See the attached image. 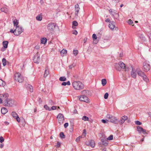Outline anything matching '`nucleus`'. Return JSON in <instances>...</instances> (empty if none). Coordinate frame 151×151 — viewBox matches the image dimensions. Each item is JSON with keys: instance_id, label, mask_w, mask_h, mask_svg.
Here are the masks:
<instances>
[{"instance_id": "nucleus-1", "label": "nucleus", "mask_w": 151, "mask_h": 151, "mask_svg": "<svg viewBox=\"0 0 151 151\" xmlns=\"http://www.w3.org/2000/svg\"><path fill=\"white\" fill-rule=\"evenodd\" d=\"M72 86L74 89L76 90H80L84 88V86L82 83L79 81H74Z\"/></svg>"}, {"instance_id": "nucleus-2", "label": "nucleus", "mask_w": 151, "mask_h": 151, "mask_svg": "<svg viewBox=\"0 0 151 151\" xmlns=\"http://www.w3.org/2000/svg\"><path fill=\"white\" fill-rule=\"evenodd\" d=\"M3 103L4 106H13L16 104L15 102L10 99L4 101Z\"/></svg>"}, {"instance_id": "nucleus-3", "label": "nucleus", "mask_w": 151, "mask_h": 151, "mask_svg": "<svg viewBox=\"0 0 151 151\" xmlns=\"http://www.w3.org/2000/svg\"><path fill=\"white\" fill-rule=\"evenodd\" d=\"M56 27H58L56 24L55 23H50L47 26V29L51 33H53Z\"/></svg>"}, {"instance_id": "nucleus-4", "label": "nucleus", "mask_w": 151, "mask_h": 151, "mask_svg": "<svg viewBox=\"0 0 151 151\" xmlns=\"http://www.w3.org/2000/svg\"><path fill=\"white\" fill-rule=\"evenodd\" d=\"M137 73L138 76H141L143 78V80L146 82L148 81V79L147 78L146 75L142 71L139 69L137 68L136 69Z\"/></svg>"}, {"instance_id": "nucleus-5", "label": "nucleus", "mask_w": 151, "mask_h": 151, "mask_svg": "<svg viewBox=\"0 0 151 151\" xmlns=\"http://www.w3.org/2000/svg\"><path fill=\"white\" fill-rule=\"evenodd\" d=\"M115 68L118 71H120L121 69L125 68V64L122 62H119L118 63H115Z\"/></svg>"}, {"instance_id": "nucleus-6", "label": "nucleus", "mask_w": 151, "mask_h": 151, "mask_svg": "<svg viewBox=\"0 0 151 151\" xmlns=\"http://www.w3.org/2000/svg\"><path fill=\"white\" fill-rule=\"evenodd\" d=\"M15 79L16 81L21 83L23 81L24 78L19 73H17L15 74Z\"/></svg>"}, {"instance_id": "nucleus-7", "label": "nucleus", "mask_w": 151, "mask_h": 151, "mask_svg": "<svg viewBox=\"0 0 151 151\" xmlns=\"http://www.w3.org/2000/svg\"><path fill=\"white\" fill-rule=\"evenodd\" d=\"M107 117L108 118V119L110 120V121L111 122L117 124L119 122V121H118L116 118L114 116L110 115H107Z\"/></svg>"}, {"instance_id": "nucleus-8", "label": "nucleus", "mask_w": 151, "mask_h": 151, "mask_svg": "<svg viewBox=\"0 0 151 151\" xmlns=\"http://www.w3.org/2000/svg\"><path fill=\"white\" fill-rule=\"evenodd\" d=\"M24 29L21 26L16 27L15 29V35L17 36H18L20 35L22 32H23Z\"/></svg>"}, {"instance_id": "nucleus-9", "label": "nucleus", "mask_w": 151, "mask_h": 151, "mask_svg": "<svg viewBox=\"0 0 151 151\" xmlns=\"http://www.w3.org/2000/svg\"><path fill=\"white\" fill-rule=\"evenodd\" d=\"M57 119L60 124H63L64 120L63 115L61 114H59L57 116Z\"/></svg>"}, {"instance_id": "nucleus-10", "label": "nucleus", "mask_w": 151, "mask_h": 151, "mask_svg": "<svg viewBox=\"0 0 151 151\" xmlns=\"http://www.w3.org/2000/svg\"><path fill=\"white\" fill-rule=\"evenodd\" d=\"M79 99L80 101L85 102L86 103L90 102V100L86 96L84 95H82L79 96Z\"/></svg>"}, {"instance_id": "nucleus-11", "label": "nucleus", "mask_w": 151, "mask_h": 151, "mask_svg": "<svg viewBox=\"0 0 151 151\" xmlns=\"http://www.w3.org/2000/svg\"><path fill=\"white\" fill-rule=\"evenodd\" d=\"M109 28L112 30H117L118 29L116 27L115 25V22H110L109 24Z\"/></svg>"}, {"instance_id": "nucleus-12", "label": "nucleus", "mask_w": 151, "mask_h": 151, "mask_svg": "<svg viewBox=\"0 0 151 151\" xmlns=\"http://www.w3.org/2000/svg\"><path fill=\"white\" fill-rule=\"evenodd\" d=\"M150 68V67L149 64L144 63H143V69L144 71L146 72L148 71Z\"/></svg>"}, {"instance_id": "nucleus-13", "label": "nucleus", "mask_w": 151, "mask_h": 151, "mask_svg": "<svg viewBox=\"0 0 151 151\" xmlns=\"http://www.w3.org/2000/svg\"><path fill=\"white\" fill-rule=\"evenodd\" d=\"M40 60V56H39L37 53L35 55L34 58L33 60V61L35 63H39Z\"/></svg>"}, {"instance_id": "nucleus-14", "label": "nucleus", "mask_w": 151, "mask_h": 151, "mask_svg": "<svg viewBox=\"0 0 151 151\" xmlns=\"http://www.w3.org/2000/svg\"><path fill=\"white\" fill-rule=\"evenodd\" d=\"M9 95L8 94H1L0 95V98L4 101L8 99Z\"/></svg>"}, {"instance_id": "nucleus-15", "label": "nucleus", "mask_w": 151, "mask_h": 151, "mask_svg": "<svg viewBox=\"0 0 151 151\" xmlns=\"http://www.w3.org/2000/svg\"><path fill=\"white\" fill-rule=\"evenodd\" d=\"M86 144L88 146H90L92 147H93L95 145L94 141L93 140H91L89 142H86Z\"/></svg>"}, {"instance_id": "nucleus-16", "label": "nucleus", "mask_w": 151, "mask_h": 151, "mask_svg": "<svg viewBox=\"0 0 151 151\" xmlns=\"http://www.w3.org/2000/svg\"><path fill=\"white\" fill-rule=\"evenodd\" d=\"M128 117L126 116H122L121 117V119L119 121L120 122V124L121 125L123 123H124L125 120L127 119Z\"/></svg>"}, {"instance_id": "nucleus-17", "label": "nucleus", "mask_w": 151, "mask_h": 151, "mask_svg": "<svg viewBox=\"0 0 151 151\" xmlns=\"http://www.w3.org/2000/svg\"><path fill=\"white\" fill-rule=\"evenodd\" d=\"M136 72V70H135L132 69V70L131 72V76L132 77L134 78H136L137 76Z\"/></svg>"}, {"instance_id": "nucleus-18", "label": "nucleus", "mask_w": 151, "mask_h": 151, "mask_svg": "<svg viewBox=\"0 0 151 151\" xmlns=\"http://www.w3.org/2000/svg\"><path fill=\"white\" fill-rule=\"evenodd\" d=\"M101 141L103 145L106 146L108 145V141L107 140H105L104 139H102Z\"/></svg>"}, {"instance_id": "nucleus-19", "label": "nucleus", "mask_w": 151, "mask_h": 151, "mask_svg": "<svg viewBox=\"0 0 151 151\" xmlns=\"http://www.w3.org/2000/svg\"><path fill=\"white\" fill-rule=\"evenodd\" d=\"M49 74V71L48 67H46L45 68V74L44 75V77H46Z\"/></svg>"}, {"instance_id": "nucleus-20", "label": "nucleus", "mask_w": 151, "mask_h": 151, "mask_svg": "<svg viewBox=\"0 0 151 151\" xmlns=\"http://www.w3.org/2000/svg\"><path fill=\"white\" fill-rule=\"evenodd\" d=\"M8 112V110L5 107H3L1 109V112L3 114H5Z\"/></svg>"}, {"instance_id": "nucleus-21", "label": "nucleus", "mask_w": 151, "mask_h": 151, "mask_svg": "<svg viewBox=\"0 0 151 151\" xmlns=\"http://www.w3.org/2000/svg\"><path fill=\"white\" fill-rule=\"evenodd\" d=\"M8 43V42L7 41H4L3 42V45L4 48H6L7 47Z\"/></svg>"}, {"instance_id": "nucleus-22", "label": "nucleus", "mask_w": 151, "mask_h": 151, "mask_svg": "<svg viewBox=\"0 0 151 151\" xmlns=\"http://www.w3.org/2000/svg\"><path fill=\"white\" fill-rule=\"evenodd\" d=\"M13 23L14 24V26H15L16 27L19 26H17L19 24V22L17 20V19H15L13 21Z\"/></svg>"}, {"instance_id": "nucleus-23", "label": "nucleus", "mask_w": 151, "mask_h": 151, "mask_svg": "<svg viewBox=\"0 0 151 151\" xmlns=\"http://www.w3.org/2000/svg\"><path fill=\"white\" fill-rule=\"evenodd\" d=\"M139 37L142 40H144L145 37L142 33H139L138 34Z\"/></svg>"}, {"instance_id": "nucleus-24", "label": "nucleus", "mask_w": 151, "mask_h": 151, "mask_svg": "<svg viewBox=\"0 0 151 151\" xmlns=\"http://www.w3.org/2000/svg\"><path fill=\"white\" fill-rule=\"evenodd\" d=\"M1 12L7 13L8 11V9L6 7H3L1 9Z\"/></svg>"}, {"instance_id": "nucleus-25", "label": "nucleus", "mask_w": 151, "mask_h": 151, "mask_svg": "<svg viewBox=\"0 0 151 151\" xmlns=\"http://www.w3.org/2000/svg\"><path fill=\"white\" fill-rule=\"evenodd\" d=\"M67 53V51L65 49H63L61 51V54L62 56H64Z\"/></svg>"}, {"instance_id": "nucleus-26", "label": "nucleus", "mask_w": 151, "mask_h": 151, "mask_svg": "<svg viewBox=\"0 0 151 151\" xmlns=\"http://www.w3.org/2000/svg\"><path fill=\"white\" fill-rule=\"evenodd\" d=\"M36 19L39 21H41L42 19V15H39L36 17Z\"/></svg>"}, {"instance_id": "nucleus-27", "label": "nucleus", "mask_w": 151, "mask_h": 151, "mask_svg": "<svg viewBox=\"0 0 151 151\" xmlns=\"http://www.w3.org/2000/svg\"><path fill=\"white\" fill-rule=\"evenodd\" d=\"M11 115L14 118H15L16 117H17V116H18L17 114L14 111H13L12 112Z\"/></svg>"}, {"instance_id": "nucleus-28", "label": "nucleus", "mask_w": 151, "mask_h": 151, "mask_svg": "<svg viewBox=\"0 0 151 151\" xmlns=\"http://www.w3.org/2000/svg\"><path fill=\"white\" fill-rule=\"evenodd\" d=\"M109 11L110 14H112V16L114 15L116 13V11L115 10H113L111 9H110L109 10Z\"/></svg>"}, {"instance_id": "nucleus-29", "label": "nucleus", "mask_w": 151, "mask_h": 151, "mask_svg": "<svg viewBox=\"0 0 151 151\" xmlns=\"http://www.w3.org/2000/svg\"><path fill=\"white\" fill-rule=\"evenodd\" d=\"M89 92L87 90H85L83 91H82L81 92V93L82 95H86L87 93Z\"/></svg>"}, {"instance_id": "nucleus-30", "label": "nucleus", "mask_w": 151, "mask_h": 151, "mask_svg": "<svg viewBox=\"0 0 151 151\" xmlns=\"http://www.w3.org/2000/svg\"><path fill=\"white\" fill-rule=\"evenodd\" d=\"M47 39L46 38H43L41 40V43L45 44L46 43Z\"/></svg>"}, {"instance_id": "nucleus-31", "label": "nucleus", "mask_w": 151, "mask_h": 151, "mask_svg": "<svg viewBox=\"0 0 151 151\" xmlns=\"http://www.w3.org/2000/svg\"><path fill=\"white\" fill-rule=\"evenodd\" d=\"M5 82L2 80L0 79V86H4L5 85Z\"/></svg>"}, {"instance_id": "nucleus-32", "label": "nucleus", "mask_w": 151, "mask_h": 151, "mask_svg": "<svg viewBox=\"0 0 151 151\" xmlns=\"http://www.w3.org/2000/svg\"><path fill=\"white\" fill-rule=\"evenodd\" d=\"M101 83L103 86H104L106 83V81L105 79H103L101 80Z\"/></svg>"}, {"instance_id": "nucleus-33", "label": "nucleus", "mask_w": 151, "mask_h": 151, "mask_svg": "<svg viewBox=\"0 0 151 151\" xmlns=\"http://www.w3.org/2000/svg\"><path fill=\"white\" fill-rule=\"evenodd\" d=\"M2 62L4 66L6 65V60L5 58H3L2 59Z\"/></svg>"}, {"instance_id": "nucleus-34", "label": "nucleus", "mask_w": 151, "mask_h": 151, "mask_svg": "<svg viewBox=\"0 0 151 151\" xmlns=\"http://www.w3.org/2000/svg\"><path fill=\"white\" fill-rule=\"evenodd\" d=\"M137 129L139 133H141L142 132V130H143V128L140 126H137Z\"/></svg>"}, {"instance_id": "nucleus-35", "label": "nucleus", "mask_w": 151, "mask_h": 151, "mask_svg": "<svg viewBox=\"0 0 151 151\" xmlns=\"http://www.w3.org/2000/svg\"><path fill=\"white\" fill-rule=\"evenodd\" d=\"M113 16L114 18H115L116 19H119V14H118L116 13Z\"/></svg>"}, {"instance_id": "nucleus-36", "label": "nucleus", "mask_w": 151, "mask_h": 151, "mask_svg": "<svg viewBox=\"0 0 151 151\" xmlns=\"http://www.w3.org/2000/svg\"><path fill=\"white\" fill-rule=\"evenodd\" d=\"M66 79V78L65 77H61L59 78V80L60 81H65Z\"/></svg>"}, {"instance_id": "nucleus-37", "label": "nucleus", "mask_w": 151, "mask_h": 151, "mask_svg": "<svg viewBox=\"0 0 151 151\" xmlns=\"http://www.w3.org/2000/svg\"><path fill=\"white\" fill-rule=\"evenodd\" d=\"M82 119L84 121H88L89 118L88 117L86 116H84L82 118Z\"/></svg>"}, {"instance_id": "nucleus-38", "label": "nucleus", "mask_w": 151, "mask_h": 151, "mask_svg": "<svg viewBox=\"0 0 151 151\" xmlns=\"http://www.w3.org/2000/svg\"><path fill=\"white\" fill-rule=\"evenodd\" d=\"M44 108L46 110L48 111H51V109L46 105H44Z\"/></svg>"}, {"instance_id": "nucleus-39", "label": "nucleus", "mask_w": 151, "mask_h": 151, "mask_svg": "<svg viewBox=\"0 0 151 151\" xmlns=\"http://www.w3.org/2000/svg\"><path fill=\"white\" fill-rule=\"evenodd\" d=\"M60 136L62 138H65V135L63 132H61L60 133Z\"/></svg>"}, {"instance_id": "nucleus-40", "label": "nucleus", "mask_w": 151, "mask_h": 151, "mask_svg": "<svg viewBox=\"0 0 151 151\" xmlns=\"http://www.w3.org/2000/svg\"><path fill=\"white\" fill-rule=\"evenodd\" d=\"M79 9H75V14L77 16L78 15V12H79Z\"/></svg>"}, {"instance_id": "nucleus-41", "label": "nucleus", "mask_w": 151, "mask_h": 151, "mask_svg": "<svg viewBox=\"0 0 151 151\" xmlns=\"http://www.w3.org/2000/svg\"><path fill=\"white\" fill-rule=\"evenodd\" d=\"M113 139V135H110L109 137H108L107 139V140H111Z\"/></svg>"}, {"instance_id": "nucleus-42", "label": "nucleus", "mask_w": 151, "mask_h": 151, "mask_svg": "<svg viewBox=\"0 0 151 151\" xmlns=\"http://www.w3.org/2000/svg\"><path fill=\"white\" fill-rule=\"evenodd\" d=\"M92 37L93 39V40H96L97 39V37L96 36V35L95 34H93L92 35Z\"/></svg>"}, {"instance_id": "nucleus-43", "label": "nucleus", "mask_w": 151, "mask_h": 151, "mask_svg": "<svg viewBox=\"0 0 151 151\" xmlns=\"http://www.w3.org/2000/svg\"><path fill=\"white\" fill-rule=\"evenodd\" d=\"M29 85V88L30 89H29L30 91L31 92H33V87L32 86L30 85Z\"/></svg>"}, {"instance_id": "nucleus-44", "label": "nucleus", "mask_w": 151, "mask_h": 151, "mask_svg": "<svg viewBox=\"0 0 151 151\" xmlns=\"http://www.w3.org/2000/svg\"><path fill=\"white\" fill-rule=\"evenodd\" d=\"M72 23L73 25L75 26H77L78 24V23L76 21H73Z\"/></svg>"}, {"instance_id": "nucleus-45", "label": "nucleus", "mask_w": 151, "mask_h": 151, "mask_svg": "<svg viewBox=\"0 0 151 151\" xmlns=\"http://www.w3.org/2000/svg\"><path fill=\"white\" fill-rule=\"evenodd\" d=\"M76 66L75 64H73L72 65L69 66V67L70 69H72L74 67Z\"/></svg>"}, {"instance_id": "nucleus-46", "label": "nucleus", "mask_w": 151, "mask_h": 151, "mask_svg": "<svg viewBox=\"0 0 151 151\" xmlns=\"http://www.w3.org/2000/svg\"><path fill=\"white\" fill-rule=\"evenodd\" d=\"M135 123L136 125H140L142 124V123L139 121H135Z\"/></svg>"}, {"instance_id": "nucleus-47", "label": "nucleus", "mask_w": 151, "mask_h": 151, "mask_svg": "<svg viewBox=\"0 0 151 151\" xmlns=\"http://www.w3.org/2000/svg\"><path fill=\"white\" fill-rule=\"evenodd\" d=\"M73 53L75 56H76L78 54V51L74 50Z\"/></svg>"}, {"instance_id": "nucleus-48", "label": "nucleus", "mask_w": 151, "mask_h": 151, "mask_svg": "<svg viewBox=\"0 0 151 151\" xmlns=\"http://www.w3.org/2000/svg\"><path fill=\"white\" fill-rule=\"evenodd\" d=\"M109 96V94L107 93H105L104 95V98L105 99H106L108 98Z\"/></svg>"}, {"instance_id": "nucleus-49", "label": "nucleus", "mask_w": 151, "mask_h": 151, "mask_svg": "<svg viewBox=\"0 0 151 151\" xmlns=\"http://www.w3.org/2000/svg\"><path fill=\"white\" fill-rule=\"evenodd\" d=\"M86 135V131L85 129L83 130V132L82 134V136H83L84 137H85Z\"/></svg>"}, {"instance_id": "nucleus-50", "label": "nucleus", "mask_w": 151, "mask_h": 151, "mask_svg": "<svg viewBox=\"0 0 151 151\" xmlns=\"http://www.w3.org/2000/svg\"><path fill=\"white\" fill-rule=\"evenodd\" d=\"M4 141V139L2 136L0 137V142L1 143L3 142Z\"/></svg>"}, {"instance_id": "nucleus-51", "label": "nucleus", "mask_w": 151, "mask_h": 151, "mask_svg": "<svg viewBox=\"0 0 151 151\" xmlns=\"http://www.w3.org/2000/svg\"><path fill=\"white\" fill-rule=\"evenodd\" d=\"M101 121L103 123H107L109 122V120H105L103 119L101 120Z\"/></svg>"}, {"instance_id": "nucleus-52", "label": "nucleus", "mask_w": 151, "mask_h": 151, "mask_svg": "<svg viewBox=\"0 0 151 151\" xmlns=\"http://www.w3.org/2000/svg\"><path fill=\"white\" fill-rule=\"evenodd\" d=\"M49 104L51 105H52L54 104V102L52 100H50L49 101Z\"/></svg>"}, {"instance_id": "nucleus-53", "label": "nucleus", "mask_w": 151, "mask_h": 151, "mask_svg": "<svg viewBox=\"0 0 151 151\" xmlns=\"http://www.w3.org/2000/svg\"><path fill=\"white\" fill-rule=\"evenodd\" d=\"M128 23L129 24H132L133 23V22L132 20L130 19L128 20Z\"/></svg>"}, {"instance_id": "nucleus-54", "label": "nucleus", "mask_w": 151, "mask_h": 151, "mask_svg": "<svg viewBox=\"0 0 151 151\" xmlns=\"http://www.w3.org/2000/svg\"><path fill=\"white\" fill-rule=\"evenodd\" d=\"M15 119L17 120L18 122H20V119L19 118V117L18 116H17V117H16V118Z\"/></svg>"}, {"instance_id": "nucleus-55", "label": "nucleus", "mask_w": 151, "mask_h": 151, "mask_svg": "<svg viewBox=\"0 0 151 151\" xmlns=\"http://www.w3.org/2000/svg\"><path fill=\"white\" fill-rule=\"evenodd\" d=\"M73 34L76 35L78 34V32L76 30H74L73 31Z\"/></svg>"}, {"instance_id": "nucleus-56", "label": "nucleus", "mask_w": 151, "mask_h": 151, "mask_svg": "<svg viewBox=\"0 0 151 151\" xmlns=\"http://www.w3.org/2000/svg\"><path fill=\"white\" fill-rule=\"evenodd\" d=\"M75 9H80V8L79 7V6L78 4H76L75 5Z\"/></svg>"}, {"instance_id": "nucleus-57", "label": "nucleus", "mask_w": 151, "mask_h": 151, "mask_svg": "<svg viewBox=\"0 0 151 151\" xmlns=\"http://www.w3.org/2000/svg\"><path fill=\"white\" fill-rule=\"evenodd\" d=\"M68 123H65L64 125V127L65 128H66L68 126Z\"/></svg>"}, {"instance_id": "nucleus-58", "label": "nucleus", "mask_w": 151, "mask_h": 151, "mask_svg": "<svg viewBox=\"0 0 151 151\" xmlns=\"http://www.w3.org/2000/svg\"><path fill=\"white\" fill-rule=\"evenodd\" d=\"M60 142H57V144L56 145V146L58 147H60Z\"/></svg>"}, {"instance_id": "nucleus-59", "label": "nucleus", "mask_w": 151, "mask_h": 151, "mask_svg": "<svg viewBox=\"0 0 151 151\" xmlns=\"http://www.w3.org/2000/svg\"><path fill=\"white\" fill-rule=\"evenodd\" d=\"M10 32L11 33H13L15 35V29L13 30L12 29H11Z\"/></svg>"}, {"instance_id": "nucleus-60", "label": "nucleus", "mask_w": 151, "mask_h": 151, "mask_svg": "<svg viewBox=\"0 0 151 151\" xmlns=\"http://www.w3.org/2000/svg\"><path fill=\"white\" fill-rule=\"evenodd\" d=\"M51 110H54L56 109V106H52L51 109Z\"/></svg>"}, {"instance_id": "nucleus-61", "label": "nucleus", "mask_w": 151, "mask_h": 151, "mask_svg": "<svg viewBox=\"0 0 151 151\" xmlns=\"http://www.w3.org/2000/svg\"><path fill=\"white\" fill-rule=\"evenodd\" d=\"M80 140V137H78L76 139V141L77 142H78Z\"/></svg>"}, {"instance_id": "nucleus-62", "label": "nucleus", "mask_w": 151, "mask_h": 151, "mask_svg": "<svg viewBox=\"0 0 151 151\" xmlns=\"http://www.w3.org/2000/svg\"><path fill=\"white\" fill-rule=\"evenodd\" d=\"M142 132H143L144 134L146 133V131L145 129H144L143 128V130H142Z\"/></svg>"}, {"instance_id": "nucleus-63", "label": "nucleus", "mask_w": 151, "mask_h": 151, "mask_svg": "<svg viewBox=\"0 0 151 151\" xmlns=\"http://www.w3.org/2000/svg\"><path fill=\"white\" fill-rule=\"evenodd\" d=\"M38 101L40 104L42 102V101L40 98H39Z\"/></svg>"}, {"instance_id": "nucleus-64", "label": "nucleus", "mask_w": 151, "mask_h": 151, "mask_svg": "<svg viewBox=\"0 0 151 151\" xmlns=\"http://www.w3.org/2000/svg\"><path fill=\"white\" fill-rule=\"evenodd\" d=\"M110 19L109 18L107 19H106L105 20V22H110Z\"/></svg>"}]
</instances>
